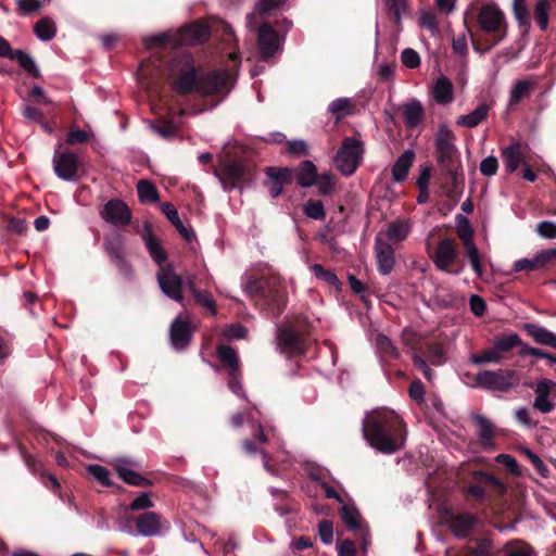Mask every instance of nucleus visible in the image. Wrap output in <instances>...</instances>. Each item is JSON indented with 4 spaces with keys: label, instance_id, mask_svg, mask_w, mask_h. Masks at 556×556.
Listing matches in <instances>:
<instances>
[{
    "label": "nucleus",
    "instance_id": "obj_14",
    "mask_svg": "<svg viewBox=\"0 0 556 556\" xmlns=\"http://www.w3.org/2000/svg\"><path fill=\"white\" fill-rule=\"evenodd\" d=\"M276 343L281 353L293 355L305 352L304 341L296 332L290 329H279L276 336Z\"/></svg>",
    "mask_w": 556,
    "mask_h": 556
},
{
    "label": "nucleus",
    "instance_id": "obj_55",
    "mask_svg": "<svg viewBox=\"0 0 556 556\" xmlns=\"http://www.w3.org/2000/svg\"><path fill=\"white\" fill-rule=\"evenodd\" d=\"M89 473L98 480L101 484L108 486L111 484L109 480V470L101 465H90L88 467Z\"/></svg>",
    "mask_w": 556,
    "mask_h": 556
},
{
    "label": "nucleus",
    "instance_id": "obj_42",
    "mask_svg": "<svg viewBox=\"0 0 556 556\" xmlns=\"http://www.w3.org/2000/svg\"><path fill=\"white\" fill-rule=\"evenodd\" d=\"M513 12L518 26L528 29L530 27V16L526 0H514Z\"/></svg>",
    "mask_w": 556,
    "mask_h": 556
},
{
    "label": "nucleus",
    "instance_id": "obj_40",
    "mask_svg": "<svg viewBox=\"0 0 556 556\" xmlns=\"http://www.w3.org/2000/svg\"><path fill=\"white\" fill-rule=\"evenodd\" d=\"M343 522L352 530H358L363 526L361 525V516L358 510L354 506L342 505L340 510Z\"/></svg>",
    "mask_w": 556,
    "mask_h": 556
},
{
    "label": "nucleus",
    "instance_id": "obj_46",
    "mask_svg": "<svg viewBox=\"0 0 556 556\" xmlns=\"http://www.w3.org/2000/svg\"><path fill=\"white\" fill-rule=\"evenodd\" d=\"M475 420L477 422L479 435L483 440L484 446H491L494 432L493 425L483 416H476Z\"/></svg>",
    "mask_w": 556,
    "mask_h": 556
},
{
    "label": "nucleus",
    "instance_id": "obj_17",
    "mask_svg": "<svg viewBox=\"0 0 556 556\" xmlns=\"http://www.w3.org/2000/svg\"><path fill=\"white\" fill-rule=\"evenodd\" d=\"M136 528L142 536H156L163 528L162 517L154 511L143 513L137 517Z\"/></svg>",
    "mask_w": 556,
    "mask_h": 556
},
{
    "label": "nucleus",
    "instance_id": "obj_28",
    "mask_svg": "<svg viewBox=\"0 0 556 556\" xmlns=\"http://www.w3.org/2000/svg\"><path fill=\"white\" fill-rule=\"evenodd\" d=\"M219 361L228 368V375H237L240 371V359L237 352L229 345L217 348Z\"/></svg>",
    "mask_w": 556,
    "mask_h": 556
},
{
    "label": "nucleus",
    "instance_id": "obj_34",
    "mask_svg": "<svg viewBox=\"0 0 556 556\" xmlns=\"http://www.w3.org/2000/svg\"><path fill=\"white\" fill-rule=\"evenodd\" d=\"M137 192L142 203H155L159 201V192L155 185L147 179L138 181Z\"/></svg>",
    "mask_w": 556,
    "mask_h": 556
},
{
    "label": "nucleus",
    "instance_id": "obj_64",
    "mask_svg": "<svg viewBox=\"0 0 556 556\" xmlns=\"http://www.w3.org/2000/svg\"><path fill=\"white\" fill-rule=\"evenodd\" d=\"M467 257L471 264L472 269L478 276H482V266L476 245H468Z\"/></svg>",
    "mask_w": 556,
    "mask_h": 556
},
{
    "label": "nucleus",
    "instance_id": "obj_16",
    "mask_svg": "<svg viewBox=\"0 0 556 556\" xmlns=\"http://www.w3.org/2000/svg\"><path fill=\"white\" fill-rule=\"evenodd\" d=\"M268 178L266 186L268 187L271 198H277L282 193L283 185L291 181L292 169L288 167L276 168L268 167L266 169Z\"/></svg>",
    "mask_w": 556,
    "mask_h": 556
},
{
    "label": "nucleus",
    "instance_id": "obj_13",
    "mask_svg": "<svg viewBox=\"0 0 556 556\" xmlns=\"http://www.w3.org/2000/svg\"><path fill=\"white\" fill-rule=\"evenodd\" d=\"M101 217L113 225H125L130 222L131 214L128 206L121 200H111L104 204Z\"/></svg>",
    "mask_w": 556,
    "mask_h": 556
},
{
    "label": "nucleus",
    "instance_id": "obj_60",
    "mask_svg": "<svg viewBox=\"0 0 556 556\" xmlns=\"http://www.w3.org/2000/svg\"><path fill=\"white\" fill-rule=\"evenodd\" d=\"M318 533L320 540L325 544H331L333 541V528L332 523L328 520H323L318 525Z\"/></svg>",
    "mask_w": 556,
    "mask_h": 556
},
{
    "label": "nucleus",
    "instance_id": "obj_47",
    "mask_svg": "<svg viewBox=\"0 0 556 556\" xmlns=\"http://www.w3.org/2000/svg\"><path fill=\"white\" fill-rule=\"evenodd\" d=\"M548 10L549 4L547 0H538L534 5L533 14L541 30H545L548 26Z\"/></svg>",
    "mask_w": 556,
    "mask_h": 556
},
{
    "label": "nucleus",
    "instance_id": "obj_57",
    "mask_svg": "<svg viewBox=\"0 0 556 556\" xmlns=\"http://www.w3.org/2000/svg\"><path fill=\"white\" fill-rule=\"evenodd\" d=\"M473 477L476 479H481L485 482L492 484L500 493H504L506 491V485L497 479L495 476L485 472V471H475Z\"/></svg>",
    "mask_w": 556,
    "mask_h": 556
},
{
    "label": "nucleus",
    "instance_id": "obj_30",
    "mask_svg": "<svg viewBox=\"0 0 556 556\" xmlns=\"http://www.w3.org/2000/svg\"><path fill=\"white\" fill-rule=\"evenodd\" d=\"M410 230L412 225L409 220L396 219L388 226L386 237L390 241L402 242L407 239Z\"/></svg>",
    "mask_w": 556,
    "mask_h": 556
},
{
    "label": "nucleus",
    "instance_id": "obj_51",
    "mask_svg": "<svg viewBox=\"0 0 556 556\" xmlns=\"http://www.w3.org/2000/svg\"><path fill=\"white\" fill-rule=\"evenodd\" d=\"M153 506H154V503L151 500L150 494L147 492H143L131 502L129 509L132 511H138V510L150 509Z\"/></svg>",
    "mask_w": 556,
    "mask_h": 556
},
{
    "label": "nucleus",
    "instance_id": "obj_12",
    "mask_svg": "<svg viewBox=\"0 0 556 556\" xmlns=\"http://www.w3.org/2000/svg\"><path fill=\"white\" fill-rule=\"evenodd\" d=\"M175 46L198 45L210 37L208 27L203 24H191L179 30H173Z\"/></svg>",
    "mask_w": 556,
    "mask_h": 556
},
{
    "label": "nucleus",
    "instance_id": "obj_2",
    "mask_svg": "<svg viewBox=\"0 0 556 556\" xmlns=\"http://www.w3.org/2000/svg\"><path fill=\"white\" fill-rule=\"evenodd\" d=\"M363 435L372 448L383 454L397 452L406 441L403 420L395 412L384 408L366 415Z\"/></svg>",
    "mask_w": 556,
    "mask_h": 556
},
{
    "label": "nucleus",
    "instance_id": "obj_10",
    "mask_svg": "<svg viewBox=\"0 0 556 556\" xmlns=\"http://www.w3.org/2000/svg\"><path fill=\"white\" fill-rule=\"evenodd\" d=\"M514 370H482L477 374L476 382L479 387L493 391H508L514 386Z\"/></svg>",
    "mask_w": 556,
    "mask_h": 556
},
{
    "label": "nucleus",
    "instance_id": "obj_36",
    "mask_svg": "<svg viewBox=\"0 0 556 556\" xmlns=\"http://www.w3.org/2000/svg\"><path fill=\"white\" fill-rule=\"evenodd\" d=\"M34 30L40 40L49 41L55 36L56 26L51 18L45 17L36 23Z\"/></svg>",
    "mask_w": 556,
    "mask_h": 556
},
{
    "label": "nucleus",
    "instance_id": "obj_15",
    "mask_svg": "<svg viewBox=\"0 0 556 556\" xmlns=\"http://www.w3.org/2000/svg\"><path fill=\"white\" fill-rule=\"evenodd\" d=\"M556 258V249H547L538 253L532 258H520L515 262V271H533L539 270Z\"/></svg>",
    "mask_w": 556,
    "mask_h": 556
},
{
    "label": "nucleus",
    "instance_id": "obj_54",
    "mask_svg": "<svg viewBox=\"0 0 556 556\" xmlns=\"http://www.w3.org/2000/svg\"><path fill=\"white\" fill-rule=\"evenodd\" d=\"M402 63L408 68H416L420 65L419 54L410 48L404 49L401 54Z\"/></svg>",
    "mask_w": 556,
    "mask_h": 556
},
{
    "label": "nucleus",
    "instance_id": "obj_38",
    "mask_svg": "<svg viewBox=\"0 0 556 556\" xmlns=\"http://www.w3.org/2000/svg\"><path fill=\"white\" fill-rule=\"evenodd\" d=\"M142 41L144 47L148 49L166 45L175 46V37L173 30L147 36Z\"/></svg>",
    "mask_w": 556,
    "mask_h": 556
},
{
    "label": "nucleus",
    "instance_id": "obj_45",
    "mask_svg": "<svg viewBox=\"0 0 556 556\" xmlns=\"http://www.w3.org/2000/svg\"><path fill=\"white\" fill-rule=\"evenodd\" d=\"M351 101L348 98H338L329 103L328 112L337 119H341L351 113Z\"/></svg>",
    "mask_w": 556,
    "mask_h": 556
},
{
    "label": "nucleus",
    "instance_id": "obj_44",
    "mask_svg": "<svg viewBox=\"0 0 556 556\" xmlns=\"http://www.w3.org/2000/svg\"><path fill=\"white\" fill-rule=\"evenodd\" d=\"M282 153L294 157L306 156L308 155V144L303 139L288 140Z\"/></svg>",
    "mask_w": 556,
    "mask_h": 556
},
{
    "label": "nucleus",
    "instance_id": "obj_21",
    "mask_svg": "<svg viewBox=\"0 0 556 556\" xmlns=\"http://www.w3.org/2000/svg\"><path fill=\"white\" fill-rule=\"evenodd\" d=\"M445 522L456 536L463 538L470 532L476 523V518L470 514L451 515Z\"/></svg>",
    "mask_w": 556,
    "mask_h": 556
},
{
    "label": "nucleus",
    "instance_id": "obj_8",
    "mask_svg": "<svg viewBox=\"0 0 556 556\" xmlns=\"http://www.w3.org/2000/svg\"><path fill=\"white\" fill-rule=\"evenodd\" d=\"M364 152L363 141L355 137H346L333 157L337 169L343 176L353 175L363 161Z\"/></svg>",
    "mask_w": 556,
    "mask_h": 556
},
{
    "label": "nucleus",
    "instance_id": "obj_9",
    "mask_svg": "<svg viewBox=\"0 0 556 556\" xmlns=\"http://www.w3.org/2000/svg\"><path fill=\"white\" fill-rule=\"evenodd\" d=\"M534 392L532 406L542 414H549L556 407V381L547 378L530 384Z\"/></svg>",
    "mask_w": 556,
    "mask_h": 556
},
{
    "label": "nucleus",
    "instance_id": "obj_29",
    "mask_svg": "<svg viewBox=\"0 0 556 556\" xmlns=\"http://www.w3.org/2000/svg\"><path fill=\"white\" fill-rule=\"evenodd\" d=\"M317 177L315 164L309 160L303 161L296 172V182L303 188H309L315 185Z\"/></svg>",
    "mask_w": 556,
    "mask_h": 556
},
{
    "label": "nucleus",
    "instance_id": "obj_56",
    "mask_svg": "<svg viewBox=\"0 0 556 556\" xmlns=\"http://www.w3.org/2000/svg\"><path fill=\"white\" fill-rule=\"evenodd\" d=\"M151 128L162 138H170L175 135L177 125L174 121L165 122L162 125L152 124Z\"/></svg>",
    "mask_w": 556,
    "mask_h": 556
},
{
    "label": "nucleus",
    "instance_id": "obj_35",
    "mask_svg": "<svg viewBox=\"0 0 556 556\" xmlns=\"http://www.w3.org/2000/svg\"><path fill=\"white\" fill-rule=\"evenodd\" d=\"M529 333L536 343L548 345L556 349V334L549 330L534 325L528 326Z\"/></svg>",
    "mask_w": 556,
    "mask_h": 556
},
{
    "label": "nucleus",
    "instance_id": "obj_58",
    "mask_svg": "<svg viewBox=\"0 0 556 556\" xmlns=\"http://www.w3.org/2000/svg\"><path fill=\"white\" fill-rule=\"evenodd\" d=\"M285 0H260L256 4V11L262 16L268 15L273 10L281 7Z\"/></svg>",
    "mask_w": 556,
    "mask_h": 556
},
{
    "label": "nucleus",
    "instance_id": "obj_23",
    "mask_svg": "<svg viewBox=\"0 0 556 556\" xmlns=\"http://www.w3.org/2000/svg\"><path fill=\"white\" fill-rule=\"evenodd\" d=\"M415 153L413 150H405L392 166V178L395 182H402L406 179L408 170L414 162Z\"/></svg>",
    "mask_w": 556,
    "mask_h": 556
},
{
    "label": "nucleus",
    "instance_id": "obj_31",
    "mask_svg": "<svg viewBox=\"0 0 556 556\" xmlns=\"http://www.w3.org/2000/svg\"><path fill=\"white\" fill-rule=\"evenodd\" d=\"M378 269L382 275L391 273L394 266V250L392 245H377Z\"/></svg>",
    "mask_w": 556,
    "mask_h": 556
},
{
    "label": "nucleus",
    "instance_id": "obj_11",
    "mask_svg": "<svg viewBox=\"0 0 556 556\" xmlns=\"http://www.w3.org/2000/svg\"><path fill=\"white\" fill-rule=\"evenodd\" d=\"M53 169L55 175L65 181L76 180L79 162L78 156L70 151H55L53 155Z\"/></svg>",
    "mask_w": 556,
    "mask_h": 556
},
{
    "label": "nucleus",
    "instance_id": "obj_32",
    "mask_svg": "<svg viewBox=\"0 0 556 556\" xmlns=\"http://www.w3.org/2000/svg\"><path fill=\"white\" fill-rule=\"evenodd\" d=\"M455 258L456 251L454 245H438V249L433 254L434 264L440 270H448Z\"/></svg>",
    "mask_w": 556,
    "mask_h": 556
},
{
    "label": "nucleus",
    "instance_id": "obj_62",
    "mask_svg": "<svg viewBox=\"0 0 556 556\" xmlns=\"http://www.w3.org/2000/svg\"><path fill=\"white\" fill-rule=\"evenodd\" d=\"M457 228H458V235L462 240L469 241L472 236V229L469 225L468 219L463 215H457Z\"/></svg>",
    "mask_w": 556,
    "mask_h": 556
},
{
    "label": "nucleus",
    "instance_id": "obj_6",
    "mask_svg": "<svg viewBox=\"0 0 556 556\" xmlns=\"http://www.w3.org/2000/svg\"><path fill=\"white\" fill-rule=\"evenodd\" d=\"M149 254L160 266L157 282L162 291L170 299L182 301V279L177 275L172 264H163L166 260L163 245H148Z\"/></svg>",
    "mask_w": 556,
    "mask_h": 556
},
{
    "label": "nucleus",
    "instance_id": "obj_3",
    "mask_svg": "<svg viewBox=\"0 0 556 556\" xmlns=\"http://www.w3.org/2000/svg\"><path fill=\"white\" fill-rule=\"evenodd\" d=\"M437 161L451 181L453 191H458L464 180L460 154L455 146V136L446 125H440L435 136Z\"/></svg>",
    "mask_w": 556,
    "mask_h": 556
},
{
    "label": "nucleus",
    "instance_id": "obj_19",
    "mask_svg": "<svg viewBox=\"0 0 556 556\" xmlns=\"http://www.w3.org/2000/svg\"><path fill=\"white\" fill-rule=\"evenodd\" d=\"M434 101L447 105L454 100V88L452 81L444 75L439 76L431 90Z\"/></svg>",
    "mask_w": 556,
    "mask_h": 556
},
{
    "label": "nucleus",
    "instance_id": "obj_39",
    "mask_svg": "<svg viewBox=\"0 0 556 556\" xmlns=\"http://www.w3.org/2000/svg\"><path fill=\"white\" fill-rule=\"evenodd\" d=\"M10 59L17 60L20 66L34 77L39 76V70L35 61L28 53L22 50L12 51V55Z\"/></svg>",
    "mask_w": 556,
    "mask_h": 556
},
{
    "label": "nucleus",
    "instance_id": "obj_53",
    "mask_svg": "<svg viewBox=\"0 0 556 556\" xmlns=\"http://www.w3.org/2000/svg\"><path fill=\"white\" fill-rule=\"evenodd\" d=\"M507 556H536L534 551L526 543L517 542L508 545Z\"/></svg>",
    "mask_w": 556,
    "mask_h": 556
},
{
    "label": "nucleus",
    "instance_id": "obj_1",
    "mask_svg": "<svg viewBox=\"0 0 556 556\" xmlns=\"http://www.w3.org/2000/svg\"><path fill=\"white\" fill-rule=\"evenodd\" d=\"M165 77L173 90L179 94L198 92L208 96L223 91L231 83V74L228 70H214L206 75L200 74L192 55L188 52L178 53L169 61Z\"/></svg>",
    "mask_w": 556,
    "mask_h": 556
},
{
    "label": "nucleus",
    "instance_id": "obj_61",
    "mask_svg": "<svg viewBox=\"0 0 556 556\" xmlns=\"http://www.w3.org/2000/svg\"><path fill=\"white\" fill-rule=\"evenodd\" d=\"M515 417L518 422L526 427L535 428L538 426V421L532 419L531 413L527 407H518L515 412Z\"/></svg>",
    "mask_w": 556,
    "mask_h": 556
},
{
    "label": "nucleus",
    "instance_id": "obj_59",
    "mask_svg": "<svg viewBox=\"0 0 556 556\" xmlns=\"http://www.w3.org/2000/svg\"><path fill=\"white\" fill-rule=\"evenodd\" d=\"M498 163L495 156H488L480 163V172L484 176H493L497 172Z\"/></svg>",
    "mask_w": 556,
    "mask_h": 556
},
{
    "label": "nucleus",
    "instance_id": "obj_24",
    "mask_svg": "<svg viewBox=\"0 0 556 556\" xmlns=\"http://www.w3.org/2000/svg\"><path fill=\"white\" fill-rule=\"evenodd\" d=\"M503 162L508 173H514L523 163L522 147L515 142L506 147L502 152Z\"/></svg>",
    "mask_w": 556,
    "mask_h": 556
},
{
    "label": "nucleus",
    "instance_id": "obj_26",
    "mask_svg": "<svg viewBox=\"0 0 556 556\" xmlns=\"http://www.w3.org/2000/svg\"><path fill=\"white\" fill-rule=\"evenodd\" d=\"M489 110L490 108L486 103H480L470 113L458 116L456 119V125L467 128H475L486 118Z\"/></svg>",
    "mask_w": 556,
    "mask_h": 556
},
{
    "label": "nucleus",
    "instance_id": "obj_43",
    "mask_svg": "<svg viewBox=\"0 0 556 556\" xmlns=\"http://www.w3.org/2000/svg\"><path fill=\"white\" fill-rule=\"evenodd\" d=\"M321 195H329L334 190L336 177L331 172H325L318 175L315 185Z\"/></svg>",
    "mask_w": 556,
    "mask_h": 556
},
{
    "label": "nucleus",
    "instance_id": "obj_4",
    "mask_svg": "<svg viewBox=\"0 0 556 556\" xmlns=\"http://www.w3.org/2000/svg\"><path fill=\"white\" fill-rule=\"evenodd\" d=\"M243 291L249 296L265 295L270 298V309L274 314L279 315L286 306V292L280 287V277L271 274L267 278H254L253 276L245 274L242 278Z\"/></svg>",
    "mask_w": 556,
    "mask_h": 556
},
{
    "label": "nucleus",
    "instance_id": "obj_50",
    "mask_svg": "<svg viewBox=\"0 0 556 556\" xmlns=\"http://www.w3.org/2000/svg\"><path fill=\"white\" fill-rule=\"evenodd\" d=\"M376 345L381 353L390 357H397V349L393 345L391 340L384 334H377L375 339Z\"/></svg>",
    "mask_w": 556,
    "mask_h": 556
},
{
    "label": "nucleus",
    "instance_id": "obj_41",
    "mask_svg": "<svg viewBox=\"0 0 556 556\" xmlns=\"http://www.w3.org/2000/svg\"><path fill=\"white\" fill-rule=\"evenodd\" d=\"M532 84L528 80H518L514 84L510 93L508 104L514 106L518 104L526 96L529 94Z\"/></svg>",
    "mask_w": 556,
    "mask_h": 556
},
{
    "label": "nucleus",
    "instance_id": "obj_48",
    "mask_svg": "<svg viewBox=\"0 0 556 556\" xmlns=\"http://www.w3.org/2000/svg\"><path fill=\"white\" fill-rule=\"evenodd\" d=\"M304 214L313 219H323L325 217L324 204L320 200H308L303 205Z\"/></svg>",
    "mask_w": 556,
    "mask_h": 556
},
{
    "label": "nucleus",
    "instance_id": "obj_18",
    "mask_svg": "<svg viewBox=\"0 0 556 556\" xmlns=\"http://www.w3.org/2000/svg\"><path fill=\"white\" fill-rule=\"evenodd\" d=\"M192 328L181 316H178L170 326V341L175 349H185L191 339Z\"/></svg>",
    "mask_w": 556,
    "mask_h": 556
},
{
    "label": "nucleus",
    "instance_id": "obj_7",
    "mask_svg": "<svg viewBox=\"0 0 556 556\" xmlns=\"http://www.w3.org/2000/svg\"><path fill=\"white\" fill-rule=\"evenodd\" d=\"M292 22L288 18H282L276 22L275 29L270 24H262L258 27L257 46L263 59L273 56L278 50L281 49L285 41V34L292 27Z\"/></svg>",
    "mask_w": 556,
    "mask_h": 556
},
{
    "label": "nucleus",
    "instance_id": "obj_33",
    "mask_svg": "<svg viewBox=\"0 0 556 556\" xmlns=\"http://www.w3.org/2000/svg\"><path fill=\"white\" fill-rule=\"evenodd\" d=\"M187 286L194 296L197 303L206 308L212 316H215L217 314V309L215 301L212 299V296L205 291L198 290L192 279L187 281Z\"/></svg>",
    "mask_w": 556,
    "mask_h": 556
},
{
    "label": "nucleus",
    "instance_id": "obj_63",
    "mask_svg": "<svg viewBox=\"0 0 556 556\" xmlns=\"http://www.w3.org/2000/svg\"><path fill=\"white\" fill-rule=\"evenodd\" d=\"M536 231L544 239H555L556 238V224L552 222H541L536 226Z\"/></svg>",
    "mask_w": 556,
    "mask_h": 556
},
{
    "label": "nucleus",
    "instance_id": "obj_52",
    "mask_svg": "<svg viewBox=\"0 0 556 556\" xmlns=\"http://www.w3.org/2000/svg\"><path fill=\"white\" fill-rule=\"evenodd\" d=\"M498 464L504 465L515 476H521L520 467L515 457L509 454H498L495 457Z\"/></svg>",
    "mask_w": 556,
    "mask_h": 556
},
{
    "label": "nucleus",
    "instance_id": "obj_49",
    "mask_svg": "<svg viewBox=\"0 0 556 556\" xmlns=\"http://www.w3.org/2000/svg\"><path fill=\"white\" fill-rule=\"evenodd\" d=\"M311 269L317 279L323 280L328 285L339 287L340 281L333 271L324 269L319 264L312 265Z\"/></svg>",
    "mask_w": 556,
    "mask_h": 556
},
{
    "label": "nucleus",
    "instance_id": "obj_5",
    "mask_svg": "<svg viewBox=\"0 0 556 556\" xmlns=\"http://www.w3.org/2000/svg\"><path fill=\"white\" fill-rule=\"evenodd\" d=\"M479 29L491 36L486 40V50L501 43L507 37L508 24L505 13L495 3L483 4L477 14Z\"/></svg>",
    "mask_w": 556,
    "mask_h": 556
},
{
    "label": "nucleus",
    "instance_id": "obj_37",
    "mask_svg": "<svg viewBox=\"0 0 556 556\" xmlns=\"http://www.w3.org/2000/svg\"><path fill=\"white\" fill-rule=\"evenodd\" d=\"M469 362L473 365H485V364H500L501 359L498 358L497 353L495 352L493 345L481 350L476 354H471L469 356Z\"/></svg>",
    "mask_w": 556,
    "mask_h": 556
},
{
    "label": "nucleus",
    "instance_id": "obj_20",
    "mask_svg": "<svg viewBox=\"0 0 556 556\" xmlns=\"http://www.w3.org/2000/svg\"><path fill=\"white\" fill-rule=\"evenodd\" d=\"M402 114L407 127L415 128L424 119L425 109L417 99H409L402 104Z\"/></svg>",
    "mask_w": 556,
    "mask_h": 556
},
{
    "label": "nucleus",
    "instance_id": "obj_22",
    "mask_svg": "<svg viewBox=\"0 0 556 556\" xmlns=\"http://www.w3.org/2000/svg\"><path fill=\"white\" fill-rule=\"evenodd\" d=\"M225 177L215 172L225 191H230L236 188V182L241 180L244 176V168L238 163H227L224 166Z\"/></svg>",
    "mask_w": 556,
    "mask_h": 556
},
{
    "label": "nucleus",
    "instance_id": "obj_25",
    "mask_svg": "<svg viewBox=\"0 0 556 556\" xmlns=\"http://www.w3.org/2000/svg\"><path fill=\"white\" fill-rule=\"evenodd\" d=\"M115 470L118 477L130 485L144 486L150 484L149 480L132 470L126 460H117Z\"/></svg>",
    "mask_w": 556,
    "mask_h": 556
},
{
    "label": "nucleus",
    "instance_id": "obj_27",
    "mask_svg": "<svg viewBox=\"0 0 556 556\" xmlns=\"http://www.w3.org/2000/svg\"><path fill=\"white\" fill-rule=\"evenodd\" d=\"M492 345L502 362L514 348L522 345V341L518 333H509L496 337Z\"/></svg>",
    "mask_w": 556,
    "mask_h": 556
}]
</instances>
